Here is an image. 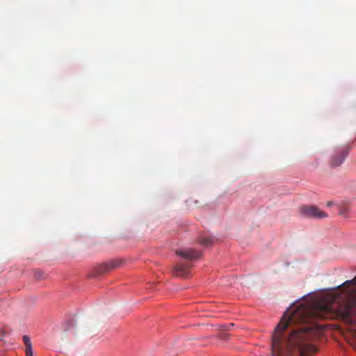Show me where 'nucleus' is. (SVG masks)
<instances>
[{
    "label": "nucleus",
    "instance_id": "4",
    "mask_svg": "<svg viewBox=\"0 0 356 356\" xmlns=\"http://www.w3.org/2000/svg\"><path fill=\"white\" fill-rule=\"evenodd\" d=\"M119 265L120 261H112L108 263L102 264L96 267L95 273L97 275H102L117 268Z\"/></svg>",
    "mask_w": 356,
    "mask_h": 356
},
{
    "label": "nucleus",
    "instance_id": "2",
    "mask_svg": "<svg viewBox=\"0 0 356 356\" xmlns=\"http://www.w3.org/2000/svg\"><path fill=\"white\" fill-rule=\"evenodd\" d=\"M350 149L348 145L339 148L330 158V165L334 168L339 166L344 161Z\"/></svg>",
    "mask_w": 356,
    "mask_h": 356
},
{
    "label": "nucleus",
    "instance_id": "6",
    "mask_svg": "<svg viewBox=\"0 0 356 356\" xmlns=\"http://www.w3.org/2000/svg\"><path fill=\"white\" fill-rule=\"evenodd\" d=\"M198 242L202 245L210 246L213 243V238L207 234H204L199 237Z\"/></svg>",
    "mask_w": 356,
    "mask_h": 356
},
{
    "label": "nucleus",
    "instance_id": "8",
    "mask_svg": "<svg viewBox=\"0 0 356 356\" xmlns=\"http://www.w3.org/2000/svg\"><path fill=\"white\" fill-rule=\"evenodd\" d=\"M339 213L341 216H345L349 211V207L347 205L339 206Z\"/></svg>",
    "mask_w": 356,
    "mask_h": 356
},
{
    "label": "nucleus",
    "instance_id": "5",
    "mask_svg": "<svg viewBox=\"0 0 356 356\" xmlns=\"http://www.w3.org/2000/svg\"><path fill=\"white\" fill-rule=\"evenodd\" d=\"M190 267L191 266L188 264H179L175 267L173 273L176 276L186 277Z\"/></svg>",
    "mask_w": 356,
    "mask_h": 356
},
{
    "label": "nucleus",
    "instance_id": "10",
    "mask_svg": "<svg viewBox=\"0 0 356 356\" xmlns=\"http://www.w3.org/2000/svg\"><path fill=\"white\" fill-rule=\"evenodd\" d=\"M35 276L38 277V278H40L42 276V273L40 272L39 273L35 274Z\"/></svg>",
    "mask_w": 356,
    "mask_h": 356
},
{
    "label": "nucleus",
    "instance_id": "1",
    "mask_svg": "<svg viewBox=\"0 0 356 356\" xmlns=\"http://www.w3.org/2000/svg\"><path fill=\"white\" fill-rule=\"evenodd\" d=\"M299 212L302 217L308 218L321 219L328 216L327 213L314 205H302Z\"/></svg>",
    "mask_w": 356,
    "mask_h": 356
},
{
    "label": "nucleus",
    "instance_id": "3",
    "mask_svg": "<svg viewBox=\"0 0 356 356\" xmlns=\"http://www.w3.org/2000/svg\"><path fill=\"white\" fill-rule=\"evenodd\" d=\"M176 254L178 256L188 260L197 259L201 257V253L199 251L191 248L177 250Z\"/></svg>",
    "mask_w": 356,
    "mask_h": 356
},
{
    "label": "nucleus",
    "instance_id": "9",
    "mask_svg": "<svg viewBox=\"0 0 356 356\" xmlns=\"http://www.w3.org/2000/svg\"><path fill=\"white\" fill-rule=\"evenodd\" d=\"M333 204H334V202H331V201H330V202H328L327 203V207H331V206H332Z\"/></svg>",
    "mask_w": 356,
    "mask_h": 356
},
{
    "label": "nucleus",
    "instance_id": "7",
    "mask_svg": "<svg viewBox=\"0 0 356 356\" xmlns=\"http://www.w3.org/2000/svg\"><path fill=\"white\" fill-rule=\"evenodd\" d=\"M23 341L25 344V353L26 356H33V349L31 340L29 337L26 335L23 337Z\"/></svg>",
    "mask_w": 356,
    "mask_h": 356
},
{
    "label": "nucleus",
    "instance_id": "11",
    "mask_svg": "<svg viewBox=\"0 0 356 356\" xmlns=\"http://www.w3.org/2000/svg\"><path fill=\"white\" fill-rule=\"evenodd\" d=\"M0 332H1V337H0V340H1L2 339V337H3V332H2V330L0 329Z\"/></svg>",
    "mask_w": 356,
    "mask_h": 356
}]
</instances>
